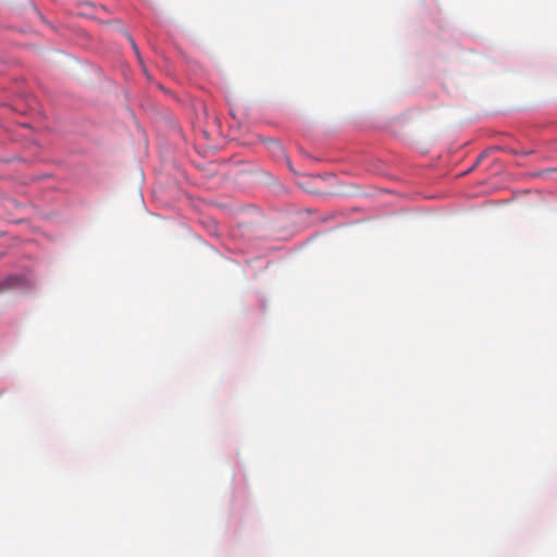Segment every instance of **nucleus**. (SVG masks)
Instances as JSON below:
<instances>
[{"label":"nucleus","mask_w":557,"mask_h":557,"mask_svg":"<svg viewBox=\"0 0 557 557\" xmlns=\"http://www.w3.org/2000/svg\"><path fill=\"white\" fill-rule=\"evenodd\" d=\"M271 143L273 144L274 149L280 150V151L282 150V146L278 143H276L274 140H272Z\"/></svg>","instance_id":"nucleus-2"},{"label":"nucleus","mask_w":557,"mask_h":557,"mask_svg":"<svg viewBox=\"0 0 557 557\" xmlns=\"http://www.w3.org/2000/svg\"><path fill=\"white\" fill-rule=\"evenodd\" d=\"M22 282H23V278L21 276H9L7 280H4L1 283V286H2V289L4 290V289H9V288L18 286L20 284H22Z\"/></svg>","instance_id":"nucleus-1"},{"label":"nucleus","mask_w":557,"mask_h":557,"mask_svg":"<svg viewBox=\"0 0 557 557\" xmlns=\"http://www.w3.org/2000/svg\"><path fill=\"white\" fill-rule=\"evenodd\" d=\"M131 41H132V45H133V48L135 49V51L138 52L137 47H136L135 42L133 41V39H131Z\"/></svg>","instance_id":"nucleus-3"}]
</instances>
